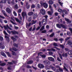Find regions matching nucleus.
I'll use <instances>...</instances> for the list:
<instances>
[{"label":"nucleus","mask_w":72,"mask_h":72,"mask_svg":"<svg viewBox=\"0 0 72 72\" xmlns=\"http://www.w3.org/2000/svg\"><path fill=\"white\" fill-rule=\"evenodd\" d=\"M56 26L57 27H58V28H61V27H62V28H65L66 29V26L63 24H56Z\"/></svg>","instance_id":"nucleus-1"},{"label":"nucleus","mask_w":72,"mask_h":72,"mask_svg":"<svg viewBox=\"0 0 72 72\" xmlns=\"http://www.w3.org/2000/svg\"><path fill=\"white\" fill-rule=\"evenodd\" d=\"M13 63H8L7 65V69L8 70H11L12 69V65H13Z\"/></svg>","instance_id":"nucleus-2"},{"label":"nucleus","mask_w":72,"mask_h":72,"mask_svg":"<svg viewBox=\"0 0 72 72\" xmlns=\"http://www.w3.org/2000/svg\"><path fill=\"white\" fill-rule=\"evenodd\" d=\"M40 13L42 15H45L46 13V12H45V10L44 9H42L40 10Z\"/></svg>","instance_id":"nucleus-3"},{"label":"nucleus","mask_w":72,"mask_h":72,"mask_svg":"<svg viewBox=\"0 0 72 72\" xmlns=\"http://www.w3.org/2000/svg\"><path fill=\"white\" fill-rule=\"evenodd\" d=\"M38 67L39 68H44L45 66L42 64H39L38 65Z\"/></svg>","instance_id":"nucleus-4"},{"label":"nucleus","mask_w":72,"mask_h":72,"mask_svg":"<svg viewBox=\"0 0 72 72\" xmlns=\"http://www.w3.org/2000/svg\"><path fill=\"white\" fill-rule=\"evenodd\" d=\"M0 48L1 49H4L5 48V46L4 44H2V42L0 43Z\"/></svg>","instance_id":"nucleus-5"},{"label":"nucleus","mask_w":72,"mask_h":72,"mask_svg":"<svg viewBox=\"0 0 72 72\" xmlns=\"http://www.w3.org/2000/svg\"><path fill=\"white\" fill-rule=\"evenodd\" d=\"M11 32L12 35H16V34L18 35L19 33L18 32H16L15 31H11Z\"/></svg>","instance_id":"nucleus-6"},{"label":"nucleus","mask_w":72,"mask_h":72,"mask_svg":"<svg viewBox=\"0 0 72 72\" xmlns=\"http://www.w3.org/2000/svg\"><path fill=\"white\" fill-rule=\"evenodd\" d=\"M6 12H7L8 13V14L11 13V10H10V9L8 8H6Z\"/></svg>","instance_id":"nucleus-7"},{"label":"nucleus","mask_w":72,"mask_h":72,"mask_svg":"<svg viewBox=\"0 0 72 72\" xmlns=\"http://www.w3.org/2000/svg\"><path fill=\"white\" fill-rule=\"evenodd\" d=\"M48 60H50V61H51V62H54V58H53L52 57H48Z\"/></svg>","instance_id":"nucleus-8"},{"label":"nucleus","mask_w":72,"mask_h":72,"mask_svg":"<svg viewBox=\"0 0 72 72\" xmlns=\"http://www.w3.org/2000/svg\"><path fill=\"white\" fill-rule=\"evenodd\" d=\"M22 15L23 18H24V17H26L27 14H26V13L23 12L22 14Z\"/></svg>","instance_id":"nucleus-9"},{"label":"nucleus","mask_w":72,"mask_h":72,"mask_svg":"<svg viewBox=\"0 0 72 72\" xmlns=\"http://www.w3.org/2000/svg\"><path fill=\"white\" fill-rule=\"evenodd\" d=\"M1 54L2 55V56H3V57H6V55H5V54L4 52L3 51H1Z\"/></svg>","instance_id":"nucleus-10"},{"label":"nucleus","mask_w":72,"mask_h":72,"mask_svg":"<svg viewBox=\"0 0 72 72\" xmlns=\"http://www.w3.org/2000/svg\"><path fill=\"white\" fill-rule=\"evenodd\" d=\"M50 67L51 68V69H52V70H53V71H55L56 69V68H55L53 67V66L51 65H50Z\"/></svg>","instance_id":"nucleus-11"},{"label":"nucleus","mask_w":72,"mask_h":72,"mask_svg":"<svg viewBox=\"0 0 72 72\" xmlns=\"http://www.w3.org/2000/svg\"><path fill=\"white\" fill-rule=\"evenodd\" d=\"M65 20L68 23H71V21H70L68 19H67L66 18H65Z\"/></svg>","instance_id":"nucleus-12"},{"label":"nucleus","mask_w":72,"mask_h":72,"mask_svg":"<svg viewBox=\"0 0 72 72\" xmlns=\"http://www.w3.org/2000/svg\"><path fill=\"white\" fill-rule=\"evenodd\" d=\"M47 20H48L46 19H43L42 21V23H43L44 22H45V23H44V24H46V22H47Z\"/></svg>","instance_id":"nucleus-13"},{"label":"nucleus","mask_w":72,"mask_h":72,"mask_svg":"<svg viewBox=\"0 0 72 72\" xmlns=\"http://www.w3.org/2000/svg\"><path fill=\"white\" fill-rule=\"evenodd\" d=\"M62 56L63 57H68V53H66L65 54L63 53Z\"/></svg>","instance_id":"nucleus-14"},{"label":"nucleus","mask_w":72,"mask_h":72,"mask_svg":"<svg viewBox=\"0 0 72 72\" xmlns=\"http://www.w3.org/2000/svg\"><path fill=\"white\" fill-rule=\"evenodd\" d=\"M11 54L12 55H14V56H16V55H17L16 53L13 51H12Z\"/></svg>","instance_id":"nucleus-15"},{"label":"nucleus","mask_w":72,"mask_h":72,"mask_svg":"<svg viewBox=\"0 0 72 72\" xmlns=\"http://www.w3.org/2000/svg\"><path fill=\"white\" fill-rule=\"evenodd\" d=\"M44 63H50V61L47 60H45L43 62Z\"/></svg>","instance_id":"nucleus-16"},{"label":"nucleus","mask_w":72,"mask_h":72,"mask_svg":"<svg viewBox=\"0 0 72 72\" xmlns=\"http://www.w3.org/2000/svg\"><path fill=\"white\" fill-rule=\"evenodd\" d=\"M48 51H55V49L54 48H51V49H48L47 50Z\"/></svg>","instance_id":"nucleus-17"},{"label":"nucleus","mask_w":72,"mask_h":72,"mask_svg":"<svg viewBox=\"0 0 72 72\" xmlns=\"http://www.w3.org/2000/svg\"><path fill=\"white\" fill-rule=\"evenodd\" d=\"M11 39L12 40H13L14 42H15V41H17V39H15L13 37H11Z\"/></svg>","instance_id":"nucleus-18"},{"label":"nucleus","mask_w":72,"mask_h":72,"mask_svg":"<svg viewBox=\"0 0 72 72\" xmlns=\"http://www.w3.org/2000/svg\"><path fill=\"white\" fill-rule=\"evenodd\" d=\"M48 13L50 15H52V14L53 13V11H52L51 12L50 11H48Z\"/></svg>","instance_id":"nucleus-19"},{"label":"nucleus","mask_w":72,"mask_h":72,"mask_svg":"<svg viewBox=\"0 0 72 72\" xmlns=\"http://www.w3.org/2000/svg\"><path fill=\"white\" fill-rule=\"evenodd\" d=\"M2 11L3 13V14L5 16V17H6V16H8V15H7V14H6V13H5V11L4 10H2Z\"/></svg>","instance_id":"nucleus-20"},{"label":"nucleus","mask_w":72,"mask_h":72,"mask_svg":"<svg viewBox=\"0 0 72 72\" xmlns=\"http://www.w3.org/2000/svg\"><path fill=\"white\" fill-rule=\"evenodd\" d=\"M63 14H67V12L66 10H64L63 11Z\"/></svg>","instance_id":"nucleus-21"},{"label":"nucleus","mask_w":72,"mask_h":72,"mask_svg":"<svg viewBox=\"0 0 72 72\" xmlns=\"http://www.w3.org/2000/svg\"><path fill=\"white\" fill-rule=\"evenodd\" d=\"M44 8H46V9L47 8H48V4L46 3H45V4H44Z\"/></svg>","instance_id":"nucleus-22"},{"label":"nucleus","mask_w":72,"mask_h":72,"mask_svg":"<svg viewBox=\"0 0 72 72\" xmlns=\"http://www.w3.org/2000/svg\"><path fill=\"white\" fill-rule=\"evenodd\" d=\"M6 0H1V1L0 2V3H4V4H5V3H6Z\"/></svg>","instance_id":"nucleus-23"},{"label":"nucleus","mask_w":72,"mask_h":72,"mask_svg":"<svg viewBox=\"0 0 72 72\" xmlns=\"http://www.w3.org/2000/svg\"><path fill=\"white\" fill-rule=\"evenodd\" d=\"M5 38H6V39L7 40V41H8V42H9V37L6 35L5 36Z\"/></svg>","instance_id":"nucleus-24"},{"label":"nucleus","mask_w":72,"mask_h":72,"mask_svg":"<svg viewBox=\"0 0 72 72\" xmlns=\"http://www.w3.org/2000/svg\"><path fill=\"white\" fill-rule=\"evenodd\" d=\"M6 54H7V55L8 57H12V55L10 54V53H9V52H7Z\"/></svg>","instance_id":"nucleus-25"},{"label":"nucleus","mask_w":72,"mask_h":72,"mask_svg":"<svg viewBox=\"0 0 72 72\" xmlns=\"http://www.w3.org/2000/svg\"><path fill=\"white\" fill-rule=\"evenodd\" d=\"M44 29H45V26H43L40 29V31H42V30H44Z\"/></svg>","instance_id":"nucleus-26"},{"label":"nucleus","mask_w":72,"mask_h":72,"mask_svg":"<svg viewBox=\"0 0 72 72\" xmlns=\"http://www.w3.org/2000/svg\"><path fill=\"white\" fill-rule=\"evenodd\" d=\"M68 44L69 45H72V42L70 40H69L68 41Z\"/></svg>","instance_id":"nucleus-27"},{"label":"nucleus","mask_w":72,"mask_h":72,"mask_svg":"<svg viewBox=\"0 0 72 72\" xmlns=\"http://www.w3.org/2000/svg\"><path fill=\"white\" fill-rule=\"evenodd\" d=\"M33 14V12H29L28 13V15H29V16L32 15Z\"/></svg>","instance_id":"nucleus-28"},{"label":"nucleus","mask_w":72,"mask_h":72,"mask_svg":"<svg viewBox=\"0 0 72 72\" xmlns=\"http://www.w3.org/2000/svg\"><path fill=\"white\" fill-rule=\"evenodd\" d=\"M13 45L14 47H16V48H18V44L15 43H14Z\"/></svg>","instance_id":"nucleus-29"},{"label":"nucleus","mask_w":72,"mask_h":72,"mask_svg":"<svg viewBox=\"0 0 72 72\" xmlns=\"http://www.w3.org/2000/svg\"><path fill=\"white\" fill-rule=\"evenodd\" d=\"M12 49L13 51H18V49H17L16 48L14 47H13Z\"/></svg>","instance_id":"nucleus-30"},{"label":"nucleus","mask_w":72,"mask_h":72,"mask_svg":"<svg viewBox=\"0 0 72 72\" xmlns=\"http://www.w3.org/2000/svg\"><path fill=\"white\" fill-rule=\"evenodd\" d=\"M40 56H41L42 58H45L46 57V55H42L40 54Z\"/></svg>","instance_id":"nucleus-31"},{"label":"nucleus","mask_w":72,"mask_h":72,"mask_svg":"<svg viewBox=\"0 0 72 72\" xmlns=\"http://www.w3.org/2000/svg\"><path fill=\"white\" fill-rule=\"evenodd\" d=\"M49 4L50 5L53 4V2L51 0H50L49 1Z\"/></svg>","instance_id":"nucleus-32"},{"label":"nucleus","mask_w":72,"mask_h":72,"mask_svg":"<svg viewBox=\"0 0 72 72\" xmlns=\"http://www.w3.org/2000/svg\"><path fill=\"white\" fill-rule=\"evenodd\" d=\"M32 24H35L36 23V22H37V21H35V20H33L32 21Z\"/></svg>","instance_id":"nucleus-33"},{"label":"nucleus","mask_w":72,"mask_h":72,"mask_svg":"<svg viewBox=\"0 0 72 72\" xmlns=\"http://www.w3.org/2000/svg\"><path fill=\"white\" fill-rule=\"evenodd\" d=\"M6 65V63H0V66H5Z\"/></svg>","instance_id":"nucleus-34"},{"label":"nucleus","mask_w":72,"mask_h":72,"mask_svg":"<svg viewBox=\"0 0 72 72\" xmlns=\"http://www.w3.org/2000/svg\"><path fill=\"white\" fill-rule=\"evenodd\" d=\"M60 22H61V23H62V24H65V21H62V19H60Z\"/></svg>","instance_id":"nucleus-35"},{"label":"nucleus","mask_w":72,"mask_h":72,"mask_svg":"<svg viewBox=\"0 0 72 72\" xmlns=\"http://www.w3.org/2000/svg\"><path fill=\"white\" fill-rule=\"evenodd\" d=\"M46 3H42L41 2L40 3V4L41 5V6H44L45 5Z\"/></svg>","instance_id":"nucleus-36"},{"label":"nucleus","mask_w":72,"mask_h":72,"mask_svg":"<svg viewBox=\"0 0 72 72\" xmlns=\"http://www.w3.org/2000/svg\"><path fill=\"white\" fill-rule=\"evenodd\" d=\"M46 32V30H44L43 31H42L41 33H45Z\"/></svg>","instance_id":"nucleus-37"},{"label":"nucleus","mask_w":72,"mask_h":72,"mask_svg":"<svg viewBox=\"0 0 72 72\" xmlns=\"http://www.w3.org/2000/svg\"><path fill=\"white\" fill-rule=\"evenodd\" d=\"M58 12H60V13H62V12H63V11L62 10V9H59L58 10Z\"/></svg>","instance_id":"nucleus-38"},{"label":"nucleus","mask_w":72,"mask_h":72,"mask_svg":"<svg viewBox=\"0 0 72 72\" xmlns=\"http://www.w3.org/2000/svg\"><path fill=\"white\" fill-rule=\"evenodd\" d=\"M54 36V33H53L50 35V37H53Z\"/></svg>","instance_id":"nucleus-39"},{"label":"nucleus","mask_w":72,"mask_h":72,"mask_svg":"<svg viewBox=\"0 0 72 72\" xmlns=\"http://www.w3.org/2000/svg\"><path fill=\"white\" fill-rule=\"evenodd\" d=\"M59 71L60 72H63V69L60 68H59Z\"/></svg>","instance_id":"nucleus-40"},{"label":"nucleus","mask_w":72,"mask_h":72,"mask_svg":"<svg viewBox=\"0 0 72 72\" xmlns=\"http://www.w3.org/2000/svg\"><path fill=\"white\" fill-rule=\"evenodd\" d=\"M60 47H61L62 49H64V45H60Z\"/></svg>","instance_id":"nucleus-41"},{"label":"nucleus","mask_w":72,"mask_h":72,"mask_svg":"<svg viewBox=\"0 0 72 72\" xmlns=\"http://www.w3.org/2000/svg\"><path fill=\"white\" fill-rule=\"evenodd\" d=\"M37 8L38 9H40L41 8V5L40 4H38L37 5Z\"/></svg>","instance_id":"nucleus-42"},{"label":"nucleus","mask_w":72,"mask_h":72,"mask_svg":"<svg viewBox=\"0 0 72 72\" xmlns=\"http://www.w3.org/2000/svg\"><path fill=\"white\" fill-rule=\"evenodd\" d=\"M58 55H59V57H60L61 59H62L63 57H62V55L61 54H60V53H58Z\"/></svg>","instance_id":"nucleus-43"},{"label":"nucleus","mask_w":72,"mask_h":72,"mask_svg":"<svg viewBox=\"0 0 72 72\" xmlns=\"http://www.w3.org/2000/svg\"><path fill=\"white\" fill-rule=\"evenodd\" d=\"M53 45L55 46H58V44H57V43H54L53 44Z\"/></svg>","instance_id":"nucleus-44"},{"label":"nucleus","mask_w":72,"mask_h":72,"mask_svg":"<svg viewBox=\"0 0 72 72\" xmlns=\"http://www.w3.org/2000/svg\"><path fill=\"white\" fill-rule=\"evenodd\" d=\"M65 50L66 51H69V49L67 48H65Z\"/></svg>","instance_id":"nucleus-45"},{"label":"nucleus","mask_w":72,"mask_h":72,"mask_svg":"<svg viewBox=\"0 0 72 72\" xmlns=\"http://www.w3.org/2000/svg\"><path fill=\"white\" fill-rule=\"evenodd\" d=\"M63 69H64V70H66V71H68V69H67V68H66L65 66H64Z\"/></svg>","instance_id":"nucleus-46"},{"label":"nucleus","mask_w":72,"mask_h":72,"mask_svg":"<svg viewBox=\"0 0 72 72\" xmlns=\"http://www.w3.org/2000/svg\"><path fill=\"white\" fill-rule=\"evenodd\" d=\"M33 63V61L30 60L29 61H28L27 63Z\"/></svg>","instance_id":"nucleus-47"},{"label":"nucleus","mask_w":72,"mask_h":72,"mask_svg":"<svg viewBox=\"0 0 72 72\" xmlns=\"http://www.w3.org/2000/svg\"><path fill=\"white\" fill-rule=\"evenodd\" d=\"M67 35H68V36H71V34L70 33V32H67Z\"/></svg>","instance_id":"nucleus-48"},{"label":"nucleus","mask_w":72,"mask_h":72,"mask_svg":"<svg viewBox=\"0 0 72 72\" xmlns=\"http://www.w3.org/2000/svg\"><path fill=\"white\" fill-rule=\"evenodd\" d=\"M14 0H12L11 2V4L12 5H14Z\"/></svg>","instance_id":"nucleus-49"},{"label":"nucleus","mask_w":72,"mask_h":72,"mask_svg":"<svg viewBox=\"0 0 72 72\" xmlns=\"http://www.w3.org/2000/svg\"><path fill=\"white\" fill-rule=\"evenodd\" d=\"M14 8H15V9H17V8H18V5L17 4H15V5Z\"/></svg>","instance_id":"nucleus-50"},{"label":"nucleus","mask_w":72,"mask_h":72,"mask_svg":"<svg viewBox=\"0 0 72 72\" xmlns=\"http://www.w3.org/2000/svg\"><path fill=\"white\" fill-rule=\"evenodd\" d=\"M3 33H4V35H8V34L7 33H6V31L5 30L3 31Z\"/></svg>","instance_id":"nucleus-51"},{"label":"nucleus","mask_w":72,"mask_h":72,"mask_svg":"<svg viewBox=\"0 0 72 72\" xmlns=\"http://www.w3.org/2000/svg\"><path fill=\"white\" fill-rule=\"evenodd\" d=\"M41 26H38V27L36 29V31H38L39 30V29L41 28Z\"/></svg>","instance_id":"nucleus-52"},{"label":"nucleus","mask_w":72,"mask_h":72,"mask_svg":"<svg viewBox=\"0 0 72 72\" xmlns=\"http://www.w3.org/2000/svg\"><path fill=\"white\" fill-rule=\"evenodd\" d=\"M34 16H35L34 17V18L35 19V18H36V17H37V14H34Z\"/></svg>","instance_id":"nucleus-53"},{"label":"nucleus","mask_w":72,"mask_h":72,"mask_svg":"<svg viewBox=\"0 0 72 72\" xmlns=\"http://www.w3.org/2000/svg\"><path fill=\"white\" fill-rule=\"evenodd\" d=\"M44 17H45V18H46V19H47V20H48V15H45L44 16Z\"/></svg>","instance_id":"nucleus-54"},{"label":"nucleus","mask_w":72,"mask_h":72,"mask_svg":"<svg viewBox=\"0 0 72 72\" xmlns=\"http://www.w3.org/2000/svg\"><path fill=\"white\" fill-rule=\"evenodd\" d=\"M0 40L1 41L3 40V38L1 36H0Z\"/></svg>","instance_id":"nucleus-55"},{"label":"nucleus","mask_w":72,"mask_h":72,"mask_svg":"<svg viewBox=\"0 0 72 72\" xmlns=\"http://www.w3.org/2000/svg\"><path fill=\"white\" fill-rule=\"evenodd\" d=\"M69 39H70V37H67L65 39L66 41H67Z\"/></svg>","instance_id":"nucleus-56"},{"label":"nucleus","mask_w":72,"mask_h":72,"mask_svg":"<svg viewBox=\"0 0 72 72\" xmlns=\"http://www.w3.org/2000/svg\"><path fill=\"white\" fill-rule=\"evenodd\" d=\"M59 41H63L64 40V39L62 38H61L59 40Z\"/></svg>","instance_id":"nucleus-57"},{"label":"nucleus","mask_w":72,"mask_h":72,"mask_svg":"<svg viewBox=\"0 0 72 72\" xmlns=\"http://www.w3.org/2000/svg\"><path fill=\"white\" fill-rule=\"evenodd\" d=\"M50 55H53V52H49L48 53Z\"/></svg>","instance_id":"nucleus-58"},{"label":"nucleus","mask_w":72,"mask_h":72,"mask_svg":"<svg viewBox=\"0 0 72 72\" xmlns=\"http://www.w3.org/2000/svg\"><path fill=\"white\" fill-rule=\"evenodd\" d=\"M58 3L60 5H61V6H62L63 5V3H62L61 2H58Z\"/></svg>","instance_id":"nucleus-59"},{"label":"nucleus","mask_w":72,"mask_h":72,"mask_svg":"<svg viewBox=\"0 0 72 72\" xmlns=\"http://www.w3.org/2000/svg\"><path fill=\"white\" fill-rule=\"evenodd\" d=\"M7 32L9 34H10L11 33V32H10V31H9L8 29L7 30Z\"/></svg>","instance_id":"nucleus-60"},{"label":"nucleus","mask_w":72,"mask_h":72,"mask_svg":"<svg viewBox=\"0 0 72 72\" xmlns=\"http://www.w3.org/2000/svg\"><path fill=\"white\" fill-rule=\"evenodd\" d=\"M26 68H31L32 67L28 65H27L26 66Z\"/></svg>","instance_id":"nucleus-61"},{"label":"nucleus","mask_w":72,"mask_h":72,"mask_svg":"<svg viewBox=\"0 0 72 72\" xmlns=\"http://www.w3.org/2000/svg\"><path fill=\"white\" fill-rule=\"evenodd\" d=\"M26 6V8L27 9H29L30 7V5H28Z\"/></svg>","instance_id":"nucleus-62"},{"label":"nucleus","mask_w":72,"mask_h":72,"mask_svg":"<svg viewBox=\"0 0 72 72\" xmlns=\"http://www.w3.org/2000/svg\"><path fill=\"white\" fill-rule=\"evenodd\" d=\"M14 14L15 15V16H17V13L15 11L13 12Z\"/></svg>","instance_id":"nucleus-63"},{"label":"nucleus","mask_w":72,"mask_h":72,"mask_svg":"<svg viewBox=\"0 0 72 72\" xmlns=\"http://www.w3.org/2000/svg\"><path fill=\"white\" fill-rule=\"evenodd\" d=\"M54 41H58V39L57 38H54Z\"/></svg>","instance_id":"nucleus-64"}]
</instances>
